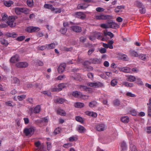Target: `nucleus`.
<instances>
[{"instance_id": "nucleus-1", "label": "nucleus", "mask_w": 151, "mask_h": 151, "mask_svg": "<svg viewBox=\"0 0 151 151\" xmlns=\"http://www.w3.org/2000/svg\"><path fill=\"white\" fill-rule=\"evenodd\" d=\"M35 129L34 127H31L30 128H25L24 129L23 132L26 136L31 137L34 133Z\"/></svg>"}, {"instance_id": "nucleus-2", "label": "nucleus", "mask_w": 151, "mask_h": 151, "mask_svg": "<svg viewBox=\"0 0 151 151\" xmlns=\"http://www.w3.org/2000/svg\"><path fill=\"white\" fill-rule=\"evenodd\" d=\"M70 28L72 31L75 32L80 33L82 30L81 27L76 25L71 26Z\"/></svg>"}, {"instance_id": "nucleus-3", "label": "nucleus", "mask_w": 151, "mask_h": 151, "mask_svg": "<svg viewBox=\"0 0 151 151\" xmlns=\"http://www.w3.org/2000/svg\"><path fill=\"white\" fill-rule=\"evenodd\" d=\"M16 65L19 68H26L28 66V64L26 62H20L17 63Z\"/></svg>"}, {"instance_id": "nucleus-4", "label": "nucleus", "mask_w": 151, "mask_h": 151, "mask_svg": "<svg viewBox=\"0 0 151 151\" xmlns=\"http://www.w3.org/2000/svg\"><path fill=\"white\" fill-rule=\"evenodd\" d=\"M110 16L106 14H100L96 16V18L97 20H105L109 19Z\"/></svg>"}, {"instance_id": "nucleus-5", "label": "nucleus", "mask_w": 151, "mask_h": 151, "mask_svg": "<svg viewBox=\"0 0 151 151\" xmlns=\"http://www.w3.org/2000/svg\"><path fill=\"white\" fill-rule=\"evenodd\" d=\"M75 16L76 17L81 19H84L86 17L85 14L83 12H76L75 13Z\"/></svg>"}, {"instance_id": "nucleus-6", "label": "nucleus", "mask_w": 151, "mask_h": 151, "mask_svg": "<svg viewBox=\"0 0 151 151\" xmlns=\"http://www.w3.org/2000/svg\"><path fill=\"white\" fill-rule=\"evenodd\" d=\"M106 128L105 125L103 124H97L96 126V129L98 131H102L104 130Z\"/></svg>"}, {"instance_id": "nucleus-7", "label": "nucleus", "mask_w": 151, "mask_h": 151, "mask_svg": "<svg viewBox=\"0 0 151 151\" xmlns=\"http://www.w3.org/2000/svg\"><path fill=\"white\" fill-rule=\"evenodd\" d=\"M90 62L93 64H99L101 63V60L97 58H91L90 59Z\"/></svg>"}, {"instance_id": "nucleus-8", "label": "nucleus", "mask_w": 151, "mask_h": 151, "mask_svg": "<svg viewBox=\"0 0 151 151\" xmlns=\"http://www.w3.org/2000/svg\"><path fill=\"white\" fill-rule=\"evenodd\" d=\"M66 67V65L65 64H61L58 68V71L60 73H63L65 70Z\"/></svg>"}, {"instance_id": "nucleus-9", "label": "nucleus", "mask_w": 151, "mask_h": 151, "mask_svg": "<svg viewBox=\"0 0 151 151\" xmlns=\"http://www.w3.org/2000/svg\"><path fill=\"white\" fill-rule=\"evenodd\" d=\"M72 95L75 98H81L82 94L81 93L78 91H74L72 92Z\"/></svg>"}, {"instance_id": "nucleus-10", "label": "nucleus", "mask_w": 151, "mask_h": 151, "mask_svg": "<svg viewBox=\"0 0 151 151\" xmlns=\"http://www.w3.org/2000/svg\"><path fill=\"white\" fill-rule=\"evenodd\" d=\"M19 56L18 55L16 54L12 56L10 59V61L12 63H15L19 60Z\"/></svg>"}, {"instance_id": "nucleus-11", "label": "nucleus", "mask_w": 151, "mask_h": 151, "mask_svg": "<svg viewBox=\"0 0 151 151\" xmlns=\"http://www.w3.org/2000/svg\"><path fill=\"white\" fill-rule=\"evenodd\" d=\"M44 7L45 9H50L51 11H54L55 10V8L51 4H45L44 6Z\"/></svg>"}, {"instance_id": "nucleus-12", "label": "nucleus", "mask_w": 151, "mask_h": 151, "mask_svg": "<svg viewBox=\"0 0 151 151\" xmlns=\"http://www.w3.org/2000/svg\"><path fill=\"white\" fill-rule=\"evenodd\" d=\"M5 36L8 37H12L16 38L17 37V35L15 32L10 33L7 32L5 35Z\"/></svg>"}, {"instance_id": "nucleus-13", "label": "nucleus", "mask_w": 151, "mask_h": 151, "mask_svg": "<svg viewBox=\"0 0 151 151\" xmlns=\"http://www.w3.org/2000/svg\"><path fill=\"white\" fill-rule=\"evenodd\" d=\"M88 5L85 3H83L78 4L77 6V8L78 9H85L87 8Z\"/></svg>"}, {"instance_id": "nucleus-14", "label": "nucleus", "mask_w": 151, "mask_h": 151, "mask_svg": "<svg viewBox=\"0 0 151 151\" xmlns=\"http://www.w3.org/2000/svg\"><path fill=\"white\" fill-rule=\"evenodd\" d=\"M57 113L58 114L62 116H65L66 115V113L65 111L60 109H58L57 110Z\"/></svg>"}, {"instance_id": "nucleus-15", "label": "nucleus", "mask_w": 151, "mask_h": 151, "mask_svg": "<svg viewBox=\"0 0 151 151\" xmlns=\"http://www.w3.org/2000/svg\"><path fill=\"white\" fill-rule=\"evenodd\" d=\"M0 42L2 45L5 46H7L9 44L7 40L3 38H0Z\"/></svg>"}, {"instance_id": "nucleus-16", "label": "nucleus", "mask_w": 151, "mask_h": 151, "mask_svg": "<svg viewBox=\"0 0 151 151\" xmlns=\"http://www.w3.org/2000/svg\"><path fill=\"white\" fill-rule=\"evenodd\" d=\"M86 114L90 116L96 118L97 116V114L95 112L88 111L86 112Z\"/></svg>"}, {"instance_id": "nucleus-17", "label": "nucleus", "mask_w": 151, "mask_h": 151, "mask_svg": "<svg viewBox=\"0 0 151 151\" xmlns=\"http://www.w3.org/2000/svg\"><path fill=\"white\" fill-rule=\"evenodd\" d=\"M84 106V104L81 102H76L74 104V106L78 108H81Z\"/></svg>"}, {"instance_id": "nucleus-18", "label": "nucleus", "mask_w": 151, "mask_h": 151, "mask_svg": "<svg viewBox=\"0 0 151 151\" xmlns=\"http://www.w3.org/2000/svg\"><path fill=\"white\" fill-rule=\"evenodd\" d=\"M26 3L28 6L30 7H32L34 6L33 0H27Z\"/></svg>"}, {"instance_id": "nucleus-19", "label": "nucleus", "mask_w": 151, "mask_h": 151, "mask_svg": "<svg viewBox=\"0 0 151 151\" xmlns=\"http://www.w3.org/2000/svg\"><path fill=\"white\" fill-rule=\"evenodd\" d=\"M18 17L17 16H9L8 17V21L7 22H14L15 20Z\"/></svg>"}, {"instance_id": "nucleus-20", "label": "nucleus", "mask_w": 151, "mask_h": 151, "mask_svg": "<svg viewBox=\"0 0 151 151\" xmlns=\"http://www.w3.org/2000/svg\"><path fill=\"white\" fill-rule=\"evenodd\" d=\"M129 53L131 56L137 57L139 56L137 52L133 50H130L129 51Z\"/></svg>"}, {"instance_id": "nucleus-21", "label": "nucleus", "mask_w": 151, "mask_h": 151, "mask_svg": "<svg viewBox=\"0 0 151 151\" xmlns=\"http://www.w3.org/2000/svg\"><path fill=\"white\" fill-rule=\"evenodd\" d=\"M121 147L122 148L121 151H126L127 146L126 143L124 141H123L121 143Z\"/></svg>"}, {"instance_id": "nucleus-22", "label": "nucleus", "mask_w": 151, "mask_h": 151, "mask_svg": "<svg viewBox=\"0 0 151 151\" xmlns=\"http://www.w3.org/2000/svg\"><path fill=\"white\" fill-rule=\"evenodd\" d=\"M121 120L122 122L124 123H127L129 121V118L127 116H123L121 118Z\"/></svg>"}, {"instance_id": "nucleus-23", "label": "nucleus", "mask_w": 151, "mask_h": 151, "mask_svg": "<svg viewBox=\"0 0 151 151\" xmlns=\"http://www.w3.org/2000/svg\"><path fill=\"white\" fill-rule=\"evenodd\" d=\"M134 5L135 6L139 8H142L144 6L141 2L138 1H137L135 2Z\"/></svg>"}, {"instance_id": "nucleus-24", "label": "nucleus", "mask_w": 151, "mask_h": 151, "mask_svg": "<svg viewBox=\"0 0 151 151\" xmlns=\"http://www.w3.org/2000/svg\"><path fill=\"white\" fill-rule=\"evenodd\" d=\"M41 109L40 106L38 105L36 106L34 109V112L35 114H37L40 112Z\"/></svg>"}, {"instance_id": "nucleus-25", "label": "nucleus", "mask_w": 151, "mask_h": 151, "mask_svg": "<svg viewBox=\"0 0 151 151\" xmlns=\"http://www.w3.org/2000/svg\"><path fill=\"white\" fill-rule=\"evenodd\" d=\"M35 145L36 147L38 148L36 149L37 150H39V149H40L41 148H43V146L41 145V143L39 141L35 142Z\"/></svg>"}, {"instance_id": "nucleus-26", "label": "nucleus", "mask_w": 151, "mask_h": 151, "mask_svg": "<svg viewBox=\"0 0 151 151\" xmlns=\"http://www.w3.org/2000/svg\"><path fill=\"white\" fill-rule=\"evenodd\" d=\"M127 80L129 81L134 82L136 80V78L134 76L130 75L127 77Z\"/></svg>"}, {"instance_id": "nucleus-27", "label": "nucleus", "mask_w": 151, "mask_h": 151, "mask_svg": "<svg viewBox=\"0 0 151 151\" xmlns=\"http://www.w3.org/2000/svg\"><path fill=\"white\" fill-rule=\"evenodd\" d=\"M113 104L115 106H119L120 104V101L119 99H116L113 101Z\"/></svg>"}, {"instance_id": "nucleus-28", "label": "nucleus", "mask_w": 151, "mask_h": 151, "mask_svg": "<svg viewBox=\"0 0 151 151\" xmlns=\"http://www.w3.org/2000/svg\"><path fill=\"white\" fill-rule=\"evenodd\" d=\"M47 50L53 49L55 47V44L54 43H52L49 44H47Z\"/></svg>"}, {"instance_id": "nucleus-29", "label": "nucleus", "mask_w": 151, "mask_h": 151, "mask_svg": "<svg viewBox=\"0 0 151 151\" xmlns=\"http://www.w3.org/2000/svg\"><path fill=\"white\" fill-rule=\"evenodd\" d=\"M54 101L55 103H59L60 104H62L65 101V99L61 98H59L55 100Z\"/></svg>"}, {"instance_id": "nucleus-30", "label": "nucleus", "mask_w": 151, "mask_h": 151, "mask_svg": "<svg viewBox=\"0 0 151 151\" xmlns=\"http://www.w3.org/2000/svg\"><path fill=\"white\" fill-rule=\"evenodd\" d=\"M85 130V128L82 126H79L78 128V131L80 133H83Z\"/></svg>"}, {"instance_id": "nucleus-31", "label": "nucleus", "mask_w": 151, "mask_h": 151, "mask_svg": "<svg viewBox=\"0 0 151 151\" xmlns=\"http://www.w3.org/2000/svg\"><path fill=\"white\" fill-rule=\"evenodd\" d=\"M104 35L105 36H106L107 35H108L111 38H112L114 37V34L110 32H104Z\"/></svg>"}, {"instance_id": "nucleus-32", "label": "nucleus", "mask_w": 151, "mask_h": 151, "mask_svg": "<svg viewBox=\"0 0 151 151\" xmlns=\"http://www.w3.org/2000/svg\"><path fill=\"white\" fill-rule=\"evenodd\" d=\"M147 104L148 105V116L151 117V104L149 102Z\"/></svg>"}, {"instance_id": "nucleus-33", "label": "nucleus", "mask_w": 151, "mask_h": 151, "mask_svg": "<svg viewBox=\"0 0 151 151\" xmlns=\"http://www.w3.org/2000/svg\"><path fill=\"white\" fill-rule=\"evenodd\" d=\"M97 102L95 101L90 102L89 104V106L91 108H93L96 106L97 104Z\"/></svg>"}, {"instance_id": "nucleus-34", "label": "nucleus", "mask_w": 151, "mask_h": 151, "mask_svg": "<svg viewBox=\"0 0 151 151\" xmlns=\"http://www.w3.org/2000/svg\"><path fill=\"white\" fill-rule=\"evenodd\" d=\"M12 81L14 83L17 84V85H20V80L16 77L14 78Z\"/></svg>"}, {"instance_id": "nucleus-35", "label": "nucleus", "mask_w": 151, "mask_h": 151, "mask_svg": "<svg viewBox=\"0 0 151 151\" xmlns=\"http://www.w3.org/2000/svg\"><path fill=\"white\" fill-rule=\"evenodd\" d=\"M138 57H139V58L145 61L147 60V57L146 55L140 54L139 55Z\"/></svg>"}, {"instance_id": "nucleus-36", "label": "nucleus", "mask_w": 151, "mask_h": 151, "mask_svg": "<svg viewBox=\"0 0 151 151\" xmlns=\"http://www.w3.org/2000/svg\"><path fill=\"white\" fill-rule=\"evenodd\" d=\"M21 7H17L14 8L15 12L17 14L19 15L21 14Z\"/></svg>"}, {"instance_id": "nucleus-37", "label": "nucleus", "mask_w": 151, "mask_h": 151, "mask_svg": "<svg viewBox=\"0 0 151 151\" xmlns=\"http://www.w3.org/2000/svg\"><path fill=\"white\" fill-rule=\"evenodd\" d=\"M67 28L65 27H63L61 28L59 32L62 34L64 35L67 31Z\"/></svg>"}, {"instance_id": "nucleus-38", "label": "nucleus", "mask_w": 151, "mask_h": 151, "mask_svg": "<svg viewBox=\"0 0 151 151\" xmlns=\"http://www.w3.org/2000/svg\"><path fill=\"white\" fill-rule=\"evenodd\" d=\"M117 25V24H116L113 22L111 24L108 26L109 28L115 29Z\"/></svg>"}, {"instance_id": "nucleus-39", "label": "nucleus", "mask_w": 151, "mask_h": 151, "mask_svg": "<svg viewBox=\"0 0 151 151\" xmlns=\"http://www.w3.org/2000/svg\"><path fill=\"white\" fill-rule=\"evenodd\" d=\"M13 4V2L12 1H6L4 3V4L6 6L9 7Z\"/></svg>"}, {"instance_id": "nucleus-40", "label": "nucleus", "mask_w": 151, "mask_h": 151, "mask_svg": "<svg viewBox=\"0 0 151 151\" xmlns=\"http://www.w3.org/2000/svg\"><path fill=\"white\" fill-rule=\"evenodd\" d=\"M94 84L95 88L101 87L103 86L102 83L99 82L94 83Z\"/></svg>"}, {"instance_id": "nucleus-41", "label": "nucleus", "mask_w": 151, "mask_h": 151, "mask_svg": "<svg viewBox=\"0 0 151 151\" xmlns=\"http://www.w3.org/2000/svg\"><path fill=\"white\" fill-rule=\"evenodd\" d=\"M76 120L81 123H83V118L80 116H77L76 117Z\"/></svg>"}, {"instance_id": "nucleus-42", "label": "nucleus", "mask_w": 151, "mask_h": 151, "mask_svg": "<svg viewBox=\"0 0 151 151\" xmlns=\"http://www.w3.org/2000/svg\"><path fill=\"white\" fill-rule=\"evenodd\" d=\"M121 70L125 73H129V68L127 67H124L121 68Z\"/></svg>"}, {"instance_id": "nucleus-43", "label": "nucleus", "mask_w": 151, "mask_h": 151, "mask_svg": "<svg viewBox=\"0 0 151 151\" xmlns=\"http://www.w3.org/2000/svg\"><path fill=\"white\" fill-rule=\"evenodd\" d=\"M32 32L38 31L40 30V28L37 27L32 26Z\"/></svg>"}, {"instance_id": "nucleus-44", "label": "nucleus", "mask_w": 151, "mask_h": 151, "mask_svg": "<svg viewBox=\"0 0 151 151\" xmlns=\"http://www.w3.org/2000/svg\"><path fill=\"white\" fill-rule=\"evenodd\" d=\"M7 23L8 25L11 27H15L16 25V23L14 22H7Z\"/></svg>"}, {"instance_id": "nucleus-45", "label": "nucleus", "mask_w": 151, "mask_h": 151, "mask_svg": "<svg viewBox=\"0 0 151 151\" xmlns=\"http://www.w3.org/2000/svg\"><path fill=\"white\" fill-rule=\"evenodd\" d=\"M117 83V81L116 79H113L112 80L111 82V85L113 86H114Z\"/></svg>"}, {"instance_id": "nucleus-46", "label": "nucleus", "mask_w": 151, "mask_h": 151, "mask_svg": "<svg viewBox=\"0 0 151 151\" xmlns=\"http://www.w3.org/2000/svg\"><path fill=\"white\" fill-rule=\"evenodd\" d=\"M130 148L131 151H137L136 146L133 144L130 145Z\"/></svg>"}, {"instance_id": "nucleus-47", "label": "nucleus", "mask_w": 151, "mask_h": 151, "mask_svg": "<svg viewBox=\"0 0 151 151\" xmlns=\"http://www.w3.org/2000/svg\"><path fill=\"white\" fill-rule=\"evenodd\" d=\"M136 83L139 85H143V83L140 78H136Z\"/></svg>"}, {"instance_id": "nucleus-48", "label": "nucleus", "mask_w": 151, "mask_h": 151, "mask_svg": "<svg viewBox=\"0 0 151 151\" xmlns=\"http://www.w3.org/2000/svg\"><path fill=\"white\" fill-rule=\"evenodd\" d=\"M50 90L52 92L59 91H61V89H59L58 87L51 88Z\"/></svg>"}, {"instance_id": "nucleus-49", "label": "nucleus", "mask_w": 151, "mask_h": 151, "mask_svg": "<svg viewBox=\"0 0 151 151\" xmlns=\"http://www.w3.org/2000/svg\"><path fill=\"white\" fill-rule=\"evenodd\" d=\"M25 31L28 33L32 32V26L27 27L25 29Z\"/></svg>"}, {"instance_id": "nucleus-50", "label": "nucleus", "mask_w": 151, "mask_h": 151, "mask_svg": "<svg viewBox=\"0 0 151 151\" xmlns=\"http://www.w3.org/2000/svg\"><path fill=\"white\" fill-rule=\"evenodd\" d=\"M47 45H42L41 46L39 47V49L40 50H47Z\"/></svg>"}, {"instance_id": "nucleus-51", "label": "nucleus", "mask_w": 151, "mask_h": 151, "mask_svg": "<svg viewBox=\"0 0 151 151\" xmlns=\"http://www.w3.org/2000/svg\"><path fill=\"white\" fill-rule=\"evenodd\" d=\"M25 38V37L24 36H20L18 37L16 39V40L18 41H21L24 40Z\"/></svg>"}, {"instance_id": "nucleus-52", "label": "nucleus", "mask_w": 151, "mask_h": 151, "mask_svg": "<svg viewBox=\"0 0 151 151\" xmlns=\"http://www.w3.org/2000/svg\"><path fill=\"white\" fill-rule=\"evenodd\" d=\"M60 130L61 129L60 128H57L55 130L54 133L55 135H56L57 134H59L60 132Z\"/></svg>"}, {"instance_id": "nucleus-53", "label": "nucleus", "mask_w": 151, "mask_h": 151, "mask_svg": "<svg viewBox=\"0 0 151 151\" xmlns=\"http://www.w3.org/2000/svg\"><path fill=\"white\" fill-rule=\"evenodd\" d=\"M126 95L127 96L132 97H135L136 96L134 94L130 92H128L126 93Z\"/></svg>"}, {"instance_id": "nucleus-54", "label": "nucleus", "mask_w": 151, "mask_h": 151, "mask_svg": "<svg viewBox=\"0 0 151 151\" xmlns=\"http://www.w3.org/2000/svg\"><path fill=\"white\" fill-rule=\"evenodd\" d=\"M26 96L25 95H21L17 97L18 100L19 101H22L25 98Z\"/></svg>"}, {"instance_id": "nucleus-55", "label": "nucleus", "mask_w": 151, "mask_h": 151, "mask_svg": "<svg viewBox=\"0 0 151 151\" xmlns=\"http://www.w3.org/2000/svg\"><path fill=\"white\" fill-rule=\"evenodd\" d=\"M58 87L59 89H61V90L63 88L65 87V86L63 83H60L58 85Z\"/></svg>"}, {"instance_id": "nucleus-56", "label": "nucleus", "mask_w": 151, "mask_h": 151, "mask_svg": "<svg viewBox=\"0 0 151 151\" xmlns=\"http://www.w3.org/2000/svg\"><path fill=\"white\" fill-rule=\"evenodd\" d=\"M141 9H140L139 10V11L140 13L141 14H144L146 12V9L145 7L144 6H143L142 7Z\"/></svg>"}, {"instance_id": "nucleus-57", "label": "nucleus", "mask_w": 151, "mask_h": 151, "mask_svg": "<svg viewBox=\"0 0 151 151\" xmlns=\"http://www.w3.org/2000/svg\"><path fill=\"white\" fill-rule=\"evenodd\" d=\"M2 20L4 21L6 19L8 18V16L6 14H2Z\"/></svg>"}, {"instance_id": "nucleus-58", "label": "nucleus", "mask_w": 151, "mask_h": 151, "mask_svg": "<svg viewBox=\"0 0 151 151\" xmlns=\"http://www.w3.org/2000/svg\"><path fill=\"white\" fill-rule=\"evenodd\" d=\"M54 12L55 14L59 13L61 12L62 10L60 8H55Z\"/></svg>"}, {"instance_id": "nucleus-59", "label": "nucleus", "mask_w": 151, "mask_h": 151, "mask_svg": "<svg viewBox=\"0 0 151 151\" xmlns=\"http://www.w3.org/2000/svg\"><path fill=\"white\" fill-rule=\"evenodd\" d=\"M42 93L45 95L47 96H51V93L50 92H48L47 91H44L42 92Z\"/></svg>"}, {"instance_id": "nucleus-60", "label": "nucleus", "mask_w": 151, "mask_h": 151, "mask_svg": "<svg viewBox=\"0 0 151 151\" xmlns=\"http://www.w3.org/2000/svg\"><path fill=\"white\" fill-rule=\"evenodd\" d=\"M80 88L81 89L85 91L88 90V88L86 86L82 85L80 86Z\"/></svg>"}, {"instance_id": "nucleus-61", "label": "nucleus", "mask_w": 151, "mask_h": 151, "mask_svg": "<svg viewBox=\"0 0 151 151\" xmlns=\"http://www.w3.org/2000/svg\"><path fill=\"white\" fill-rule=\"evenodd\" d=\"M101 27L107 29L109 28L108 26L106 24H102L100 25Z\"/></svg>"}, {"instance_id": "nucleus-62", "label": "nucleus", "mask_w": 151, "mask_h": 151, "mask_svg": "<svg viewBox=\"0 0 151 151\" xmlns=\"http://www.w3.org/2000/svg\"><path fill=\"white\" fill-rule=\"evenodd\" d=\"M87 75L89 78H90L92 80H93V73H88Z\"/></svg>"}, {"instance_id": "nucleus-63", "label": "nucleus", "mask_w": 151, "mask_h": 151, "mask_svg": "<svg viewBox=\"0 0 151 151\" xmlns=\"http://www.w3.org/2000/svg\"><path fill=\"white\" fill-rule=\"evenodd\" d=\"M77 138L73 136L70 137L69 141L70 142H73L74 141H76L77 140Z\"/></svg>"}, {"instance_id": "nucleus-64", "label": "nucleus", "mask_w": 151, "mask_h": 151, "mask_svg": "<svg viewBox=\"0 0 151 151\" xmlns=\"http://www.w3.org/2000/svg\"><path fill=\"white\" fill-rule=\"evenodd\" d=\"M47 149L48 151H49L50 150L52 147L51 144L50 142H47Z\"/></svg>"}]
</instances>
